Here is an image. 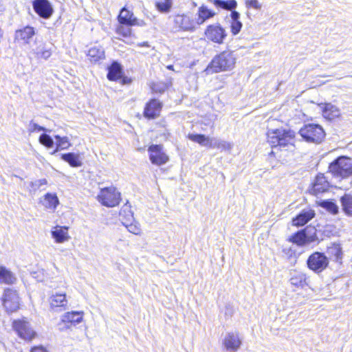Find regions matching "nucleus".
<instances>
[{
  "label": "nucleus",
  "instance_id": "1",
  "mask_svg": "<svg viewBox=\"0 0 352 352\" xmlns=\"http://www.w3.org/2000/svg\"><path fill=\"white\" fill-rule=\"evenodd\" d=\"M267 142L272 148L288 149L294 146L295 132L285 129H270L267 133Z\"/></svg>",
  "mask_w": 352,
  "mask_h": 352
},
{
  "label": "nucleus",
  "instance_id": "2",
  "mask_svg": "<svg viewBox=\"0 0 352 352\" xmlns=\"http://www.w3.org/2000/svg\"><path fill=\"white\" fill-rule=\"evenodd\" d=\"M236 58L231 51H223L214 57L206 70L210 72L231 70L234 68Z\"/></svg>",
  "mask_w": 352,
  "mask_h": 352
},
{
  "label": "nucleus",
  "instance_id": "3",
  "mask_svg": "<svg viewBox=\"0 0 352 352\" xmlns=\"http://www.w3.org/2000/svg\"><path fill=\"white\" fill-rule=\"evenodd\" d=\"M329 171L333 177L345 179L352 175V159L346 156H340L329 166Z\"/></svg>",
  "mask_w": 352,
  "mask_h": 352
},
{
  "label": "nucleus",
  "instance_id": "4",
  "mask_svg": "<svg viewBox=\"0 0 352 352\" xmlns=\"http://www.w3.org/2000/svg\"><path fill=\"white\" fill-rule=\"evenodd\" d=\"M299 134L306 142L316 144L320 143L325 135L322 127L317 124H305L299 130Z\"/></svg>",
  "mask_w": 352,
  "mask_h": 352
},
{
  "label": "nucleus",
  "instance_id": "5",
  "mask_svg": "<svg viewBox=\"0 0 352 352\" xmlns=\"http://www.w3.org/2000/svg\"><path fill=\"white\" fill-rule=\"evenodd\" d=\"M98 201L107 207H114L119 204L120 193L115 187L102 188L97 196Z\"/></svg>",
  "mask_w": 352,
  "mask_h": 352
},
{
  "label": "nucleus",
  "instance_id": "6",
  "mask_svg": "<svg viewBox=\"0 0 352 352\" xmlns=\"http://www.w3.org/2000/svg\"><path fill=\"white\" fill-rule=\"evenodd\" d=\"M1 300L8 313L15 312L19 309L21 300L16 290L11 288L4 289Z\"/></svg>",
  "mask_w": 352,
  "mask_h": 352
},
{
  "label": "nucleus",
  "instance_id": "7",
  "mask_svg": "<svg viewBox=\"0 0 352 352\" xmlns=\"http://www.w3.org/2000/svg\"><path fill=\"white\" fill-rule=\"evenodd\" d=\"M307 264L310 270L319 273L327 268L329 265V259L324 254L316 252L309 256Z\"/></svg>",
  "mask_w": 352,
  "mask_h": 352
},
{
  "label": "nucleus",
  "instance_id": "8",
  "mask_svg": "<svg viewBox=\"0 0 352 352\" xmlns=\"http://www.w3.org/2000/svg\"><path fill=\"white\" fill-rule=\"evenodd\" d=\"M12 327L19 337L26 340H31L36 335L30 323L23 320H14Z\"/></svg>",
  "mask_w": 352,
  "mask_h": 352
},
{
  "label": "nucleus",
  "instance_id": "9",
  "mask_svg": "<svg viewBox=\"0 0 352 352\" xmlns=\"http://www.w3.org/2000/svg\"><path fill=\"white\" fill-rule=\"evenodd\" d=\"M205 35L208 40L219 44L223 43L227 36L225 29L219 24L208 25L205 30Z\"/></svg>",
  "mask_w": 352,
  "mask_h": 352
},
{
  "label": "nucleus",
  "instance_id": "10",
  "mask_svg": "<svg viewBox=\"0 0 352 352\" xmlns=\"http://www.w3.org/2000/svg\"><path fill=\"white\" fill-rule=\"evenodd\" d=\"M83 311H72L65 313L61 316L60 322L58 323V326H61L63 324L64 327H60V331H64L70 328V324H78L82 321L83 319Z\"/></svg>",
  "mask_w": 352,
  "mask_h": 352
},
{
  "label": "nucleus",
  "instance_id": "11",
  "mask_svg": "<svg viewBox=\"0 0 352 352\" xmlns=\"http://www.w3.org/2000/svg\"><path fill=\"white\" fill-rule=\"evenodd\" d=\"M149 159L152 164L155 165L164 164L168 160V157L162 151L161 145L153 144L148 148Z\"/></svg>",
  "mask_w": 352,
  "mask_h": 352
},
{
  "label": "nucleus",
  "instance_id": "12",
  "mask_svg": "<svg viewBox=\"0 0 352 352\" xmlns=\"http://www.w3.org/2000/svg\"><path fill=\"white\" fill-rule=\"evenodd\" d=\"M35 12L43 19H49L53 13V8L48 0H34L32 3Z\"/></svg>",
  "mask_w": 352,
  "mask_h": 352
},
{
  "label": "nucleus",
  "instance_id": "13",
  "mask_svg": "<svg viewBox=\"0 0 352 352\" xmlns=\"http://www.w3.org/2000/svg\"><path fill=\"white\" fill-rule=\"evenodd\" d=\"M50 309L56 312L63 311L68 309V301L65 294L56 293L49 298Z\"/></svg>",
  "mask_w": 352,
  "mask_h": 352
},
{
  "label": "nucleus",
  "instance_id": "14",
  "mask_svg": "<svg viewBox=\"0 0 352 352\" xmlns=\"http://www.w3.org/2000/svg\"><path fill=\"white\" fill-rule=\"evenodd\" d=\"M241 344L242 341L239 333L234 332L228 333L223 340V347L230 352H236Z\"/></svg>",
  "mask_w": 352,
  "mask_h": 352
},
{
  "label": "nucleus",
  "instance_id": "15",
  "mask_svg": "<svg viewBox=\"0 0 352 352\" xmlns=\"http://www.w3.org/2000/svg\"><path fill=\"white\" fill-rule=\"evenodd\" d=\"M174 23L177 27L184 31H193L196 21L189 14H177L175 16Z\"/></svg>",
  "mask_w": 352,
  "mask_h": 352
},
{
  "label": "nucleus",
  "instance_id": "16",
  "mask_svg": "<svg viewBox=\"0 0 352 352\" xmlns=\"http://www.w3.org/2000/svg\"><path fill=\"white\" fill-rule=\"evenodd\" d=\"M36 32L33 27L27 25L23 28L17 30L14 32V42L28 44L30 39L35 35Z\"/></svg>",
  "mask_w": 352,
  "mask_h": 352
},
{
  "label": "nucleus",
  "instance_id": "17",
  "mask_svg": "<svg viewBox=\"0 0 352 352\" xmlns=\"http://www.w3.org/2000/svg\"><path fill=\"white\" fill-rule=\"evenodd\" d=\"M118 21L122 25L143 26L145 23L133 16V14L126 8H122L118 16Z\"/></svg>",
  "mask_w": 352,
  "mask_h": 352
},
{
  "label": "nucleus",
  "instance_id": "18",
  "mask_svg": "<svg viewBox=\"0 0 352 352\" xmlns=\"http://www.w3.org/2000/svg\"><path fill=\"white\" fill-rule=\"evenodd\" d=\"M330 187L329 182L324 174L320 173L317 175L313 183L311 193L318 195L320 193L327 192Z\"/></svg>",
  "mask_w": 352,
  "mask_h": 352
},
{
  "label": "nucleus",
  "instance_id": "19",
  "mask_svg": "<svg viewBox=\"0 0 352 352\" xmlns=\"http://www.w3.org/2000/svg\"><path fill=\"white\" fill-rule=\"evenodd\" d=\"M162 107V103L159 100L153 99L146 104L144 116L148 119H154L160 116Z\"/></svg>",
  "mask_w": 352,
  "mask_h": 352
},
{
  "label": "nucleus",
  "instance_id": "20",
  "mask_svg": "<svg viewBox=\"0 0 352 352\" xmlns=\"http://www.w3.org/2000/svg\"><path fill=\"white\" fill-rule=\"evenodd\" d=\"M307 232V228L301 231H298L294 234L289 240L299 246L314 241L315 239L314 235H308Z\"/></svg>",
  "mask_w": 352,
  "mask_h": 352
},
{
  "label": "nucleus",
  "instance_id": "21",
  "mask_svg": "<svg viewBox=\"0 0 352 352\" xmlns=\"http://www.w3.org/2000/svg\"><path fill=\"white\" fill-rule=\"evenodd\" d=\"M69 228L67 226H56L53 228L51 233L52 236L58 243H62L67 241L70 236L68 234Z\"/></svg>",
  "mask_w": 352,
  "mask_h": 352
},
{
  "label": "nucleus",
  "instance_id": "22",
  "mask_svg": "<svg viewBox=\"0 0 352 352\" xmlns=\"http://www.w3.org/2000/svg\"><path fill=\"white\" fill-rule=\"evenodd\" d=\"M34 56L38 60H47L52 54V47L42 43L33 50Z\"/></svg>",
  "mask_w": 352,
  "mask_h": 352
},
{
  "label": "nucleus",
  "instance_id": "23",
  "mask_svg": "<svg viewBox=\"0 0 352 352\" xmlns=\"http://www.w3.org/2000/svg\"><path fill=\"white\" fill-rule=\"evenodd\" d=\"M292 285L297 288H304L307 285L306 274L298 271H294L291 273L289 279Z\"/></svg>",
  "mask_w": 352,
  "mask_h": 352
},
{
  "label": "nucleus",
  "instance_id": "24",
  "mask_svg": "<svg viewBox=\"0 0 352 352\" xmlns=\"http://www.w3.org/2000/svg\"><path fill=\"white\" fill-rule=\"evenodd\" d=\"M215 14L216 13L213 10L208 9L207 6L203 5L198 9L197 17L195 19L196 23L197 25H202Z\"/></svg>",
  "mask_w": 352,
  "mask_h": 352
},
{
  "label": "nucleus",
  "instance_id": "25",
  "mask_svg": "<svg viewBox=\"0 0 352 352\" xmlns=\"http://www.w3.org/2000/svg\"><path fill=\"white\" fill-rule=\"evenodd\" d=\"M315 215L311 210H302L298 215L293 219V224L296 226H302L309 221Z\"/></svg>",
  "mask_w": 352,
  "mask_h": 352
},
{
  "label": "nucleus",
  "instance_id": "26",
  "mask_svg": "<svg viewBox=\"0 0 352 352\" xmlns=\"http://www.w3.org/2000/svg\"><path fill=\"white\" fill-rule=\"evenodd\" d=\"M240 14L236 11H232L230 14V30L233 35L238 34L243 26L241 21L239 20Z\"/></svg>",
  "mask_w": 352,
  "mask_h": 352
},
{
  "label": "nucleus",
  "instance_id": "27",
  "mask_svg": "<svg viewBox=\"0 0 352 352\" xmlns=\"http://www.w3.org/2000/svg\"><path fill=\"white\" fill-rule=\"evenodd\" d=\"M16 280L14 274L5 267H0V283L12 285Z\"/></svg>",
  "mask_w": 352,
  "mask_h": 352
},
{
  "label": "nucleus",
  "instance_id": "28",
  "mask_svg": "<svg viewBox=\"0 0 352 352\" xmlns=\"http://www.w3.org/2000/svg\"><path fill=\"white\" fill-rule=\"evenodd\" d=\"M323 116L328 120H333L340 115V109L335 105L327 103L325 104L322 111Z\"/></svg>",
  "mask_w": 352,
  "mask_h": 352
},
{
  "label": "nucleus",
  "instance_id": "29",
  "mask_svg": "<svg viewBox=\"0 0 352 352\" xmlns=\"http://www.w3.org/2000/svg\"><path fill=\"white\" fill-rule=\"evenodd\" d=\"M232 147L233 144L232 143L218 139L217 138H212L211 140L210 141V148H218L221 149V151H230Z\"/></svg>",
  "mask_w": 352,
  "mask_h": 352
},
{
  "label": "nucleus",
  "instance_id": "30",
  "mask_svg": "<svg viewBox=\"0 0 352 352\" xmlns=\"http://www.w3.org/2000/svg\"><path fill=\"white\" fill-rule=\"evenodd\" d=\"M122 67L117 62H113L108 68L107 78L110 80H116L121 78Z\"/></svg>",
  "mask_w": 352,
  "mask_h": 352
},
{
  "label": "nucleus",
  "instance_id": "31",
  "mask_svg": "<svg viewBox=\"0 0 352 352\" xmlns=\"http://www.w3.org/2000/svg\"><path fill=\"white\" fill-rule=\"evenodd\" d=\"M87 56L91 62H97L104 58V51L101 47H93L89 50Z\"/></svg>",
  "mask_w": 352,
  "mask_h": 352
},
{
  "label": "nucleus",
  "instance_id": "32",
  "mask_svg": "<svg viewBox=\"0 0 352 352\" xmlns=\"http://www.w3.org/2000/svg\"><path fill=\"white\" fill-rule=\"evenodd\" d=\"M61 158L72 167H79L82 165L79 155L74 153L62 154Z\"/></svg>",
  "mask_w": 352,
  "mask_h": 352
},
{
  "label": "nucleus",
  "instance_id": "33",
  "mask_svg": "<svg viewBox=\"0 0 352 352\" xmlns=\"http://www.w3.org/2000/svg\"><path fill=\"white\" fill-rule=\"evenodd\" d=\"M188 138L189 140H190L191 141H193L199 144L201 146H207L209 148H210V141L212 139V138L206 136L205 135L192 134V133L188 134Z\"/></svg>",
  "mask_w": 352,
  "mask_h": 352
},
{
  "label": "nucleus",
  "instance_id": "34",
  "mask_svg": "<svg viewBox=\"0 0 352 352\" xmlns=\"http://www.w3.org/2000/svg\"><path fill=\"white\" fill-rule=\"evenodd\" d=\"M344 212L349 216H352V195L345 194L340 198Z\"/></svg>",
  "mask_w": 352,
  "mask_h": 352
},
{
  "label": "nucleus",
  "instance_id": "35",
  "mask_svg": "<svg viewBox=\"0 0 352 352\" xmlns=\"http://www.w3.org/2000/svg\"><path fill=\"white\" fill-rule=\"evenodd\" d=\"M54 138L56 140V148L52 154L59 150L67 149L71 146L69 139L67 136L61 137L59 135H54Z\"/></svg>",
  "mask_w": 352,
  "mask_h": 352
},
{
  "label": "nucleus",
  "instance_id": "36",
  "mask_svg": "<svg viewBox=\"0 0 352 352\" xmlns=\"http://www.w3.org/2000/svg\"><path fill=\"white\" fill-rule=\"evenodd\" d=\"M43 205L47 208H56L58 199L55 194L47 193L42 201Z\"/></svg>",
  "mask_w": 352,
  "mask_h": 352
},
{
  "label": "nucleus",
  "instance_id": "37",
  "mask_svg": "<svg viewBox=\"0 0 352 352\" xmlns=\"http://www.w3.org/2000/svg\"><path fill=\"white\" fill-rule=\"evenodd\" d=\"M213 3L217 7L232 11H233L232 10L237 6V3L235 0H214Z\"/></svg>",
  "mask_w": 352,
  "mask_h": 352
},
{
  "label": "nucleus",
  "instance_id": "38",
  "mask_svg": "<svg viewBox=\"0 0 352 352\" xmlns=\"http://www.w3.org/2000/svg\"><path fill=\"white\" fill-rule=\"evenodd\" d=\"M157 9L161 12H168L172 7V0H164L155 3Z\"/></svg>",
  "mask_w": 352,
  "mask_h": 352
},
{
  "label": "nucleus",
  "instance_id": "39",
  "mask_svg": "<svg viewBox=\"0 0 352 352\" xmlns=\"http://www.w3.org/2000/svg\"><path fill=\"white\" fill-rule=\"evenodd\" d=\"M39 142L47 148H52L54 145L53 139L46 133H43L40 135Z\"/></svg>",
  "mask_w": 352,
  "mask_h": 352
},
{
  "label": "nucleus",
  "instance_id": "40",
  "mask_svg": "<svg viewBox=\"0 0 352 352\" xmlns=\"http://www.w3.org/2000/svg\"><path fill=\"white\" fill-rule=\"evenodd\" d=\"M320 205L322 208L327 209L329 212H331L332 214H336L338 211V207L334 202L331 201H323Z\"/></svg>",
  "mask_w": 352,
  "mask_h": 352
},
{
  "label": "nucleus",
  "instance_id": "41",
  "mask_svg": "<svg viewBox=\"0 0 352 352\" xmlns=\"http://www.w3.org/2000/svg\"><path fill=\"white\" fill-rule=\"evenodd\" d=\"M123 224L125 226V227L127 228L129 232L131 233H133L134 234H139L141 231L140 226L139 223H126V222H123Z\"/></svg>",
  "mask_w": 352,
  "mask_h": 352
},
{
  "label": "nucleus",
  "instance_id": "42",
  "mask_svg": "<svg viewBox=\"0 0 352 352\" xmlns=\"http://www.w3.org/2000/svg\"><path fill=\"white\" fill-rule=\"evenodd\" d=\"M48 130L43 126L38 125V124L31 121L28 125V131L30 133L40 132V131H47Z\"/></svg>",
  "mask_w": 352,
  "mask_h": 352
},
{
  "label": "nucleus",
  "instance_id": "43",
  "mask_svg": "<svg viewBox=\"0 0 352 352\" xmlns=\"http://www.w3.org/2000/svg\"><path fill=\"white\" fill-rule=\"evenodd\" d=\"M329 252L335 256L336 261L338 262L342 259V248L339 245H336L329 249Z\"/></svg>",
  "mask_w": 352,
  "mask_h": 352
},
{
  "label": "nucleus",
  "instance_id": "44",
  "mask_svg": "<svg viewBox=\"0 0 352 352\" xmlns=\"http://www.w3.org/2000/svg\"><path fill=\"white\" fill-rule=\"evenodd\" d=\"M129 26L120 25L117 28L116 32L124 37L129 36L131 33V29Z\"/></svg>",
  "mask_w": 352,
  "mask_h": 352
},
{
  "label": "nucleus",
  "instance_id": "45",
  "mask_svg": "<svg viewBox=\"0 0 352 352\" xmlns=\"http://www.w3.org/2000/svg\"><path fill=\"white\" fill-rule=\"evenodd\" d=\"M245 6L248 8H254L256 10H260L261 8V4L258 0H245Z\"/></svg>",
  "mask_w": 352,
  "mask_h": 352
},
{
  "label": "nucleus",
  "instance_id": "46",
  "mask_svg": "<svg viewBox=\"0 0 352 352\" xmlns=\"http://www.w3.org/2000/svg\"><path fill=\"white\" fill-rule=\"evenodd\" d=\"M47 184V180L45 179H38L35 182H32L30 183L31 187L34 190L38 189L41 186L45 185Z\"/></svg>",
  "mask_w": 352,
  "mask_h": 352
},
{
  "label": "nucleus",
  "instance_id": "47",
  "mask_svg": "<svg viewBox=\"0 0 352 352\" xmlns=\"http://www.w3.org/2000/svg\"><path fill=\"white\" fill-rule=\"evenodd\" d=\"M166 87L165 84L156 83L153 85L152 89L155 92L162 93L166 90Z\"/></svg>",
  "mask_w": 352,
  "mask_h": 352
},
{
  "label": "nucleus",
  "instance_id": "48",
  "mask_svg": "<svg viewBox=\"0 0 352 352\" xmlns=\"http://www.w3.org/2000/svg\"><path fill=\"white\" fill-rule=\"evenodd\" d=\"M31 352H48L43 346H35L31 350Z\"/></svg>",
  "mask_w": 352,
  "mask_h": 352
},
{
  "label": "nucleus",
  "instance_id": "49",
  "mask_svg": "<svg viewBox=\"0 0 352 352\" xmlns=\"http://www.w3.org/2000/svg\"><path fill=\"white\" fill-rule=\"evenodd\" d=\"M5 9L6 8H5L4 5L1 2H0V14L3 13L5 10Z\"/></svg>",
  "mask_w": 352,
  "mask_h": 352
},
{
  "label": "nucleus",
  "instance_id": "50",
  "mask_svg": "<svg viewBox=\"0 0 352 352\" xmlns=\"http://www.w3.org/2000/svg\"><path fill=\"white\" fill-rule=\"evenodd\" d=\"M139 46H145V47H148L149 45L148 43V42H143L142 43H140L138 44Z\"/></svg>",
  "mask_w": 352,
  "mask_h": 352
},
{
  "label": "nucleus",
  "instance_id": "51",
  "mask_svg": "<svg viewBox=\"0 0 352 352\" xmlns=\"http://www.w3.org/2000/svg\"><path fill=\"white\" fill-rule=\"evenodd\" d=\"M167 69H170V70H173V65H168L167 66Z\"/></svg>",
  "mask_w": 352,
  "mask_h": 352
}]
</instances>
